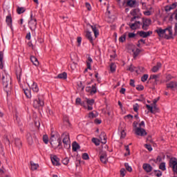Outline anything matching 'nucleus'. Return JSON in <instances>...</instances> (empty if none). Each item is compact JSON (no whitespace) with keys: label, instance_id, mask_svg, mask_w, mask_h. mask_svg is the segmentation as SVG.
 <instances>
[{"label":"nucleus","instance_id":"nucleus-11","mask_svg":"<svg viewBox=\"0 0 177 177\" xmlns=\"http://www.w3.org/2000/svg\"><path fill=\"white\" fill-rule=\"evenodd\" d=\"M155 31L160 38H165V29L158 28Z\"/></svg>","mask_w":177,"mask_h":177},{"label":"nucleus","instance_id":"nucleus-34","mask_svg":"<svg viewBox=\"0 0 177 177\" xmlns=\"http://www.w3.org/2000/svg\"><path fill=\"white\" fill-rule=\"evenodd\" d=\"M6 21L10 27H12V17L10 15H8L6 17Z\"/></svg>","mask_w":177,"mask_h":177},{"label":"nucleus","instance_id":"nucleus-7","mask_svg":"<svg viewBox=\"0 0 177 177\" xmlns=\"http://www.w3.org/2000/svg\"><path fill=\"white\" fill-rule=\"evenodd\" d=\"M165 39H172L174 38L172 27L169 26L165 29Z\"/></svg>","mask_w":177,"mask_h":177},{"label":"nucleus","instance_id":"nucleus-46","mask_svg":"<svg viewBox=\"0 0 177 177\" xmlns=\"http://www.w3.org/2000/svg\"><path fill=\"white\" fill-rule=\"evenodd\" d=\"M149 78V75L145 74L141 77V81L142 82H146L147 81V79Z\"/></svg>","mask_w":177,"mask_h":177},{"label":"nucleus","instance_id":"nucleus-44","mask_svg":"<svg viewBox=\"0 0 177 177\" xmlns=\"http://www.w3.org/2000/svg\"><path fill=\"white\" fill-rule=\"evenodd\" d=\"M159 168L161 169V171H165L167 169L165 162L160 163L159 165Z\"/></svg>","mask_w":177,"mask_h":177},{"label":"nucleus","instance_id":"nucleus-22","mask_svg":"<svg viewBox=\"0 0 177 177\" xmlns=\"http://www.w3.org/2000/svg\"><path fill=\"white\" fill-rule=\"evenodd\" d=\"M38 168H39V165H38V163L30 161V169L32 171H37Z\"/></svg>","mask_w":177,"mask_h":177},{"label":"nucleus","instance_id":"nucleus-51","mask_svg":"<svg viewBox=\"0 0 177 177\" xmlns=\"http://www.w3.org/2000/svg\"><path fill=\"white\" fill-rule=\"evenodd\" d=\"M97 90H96V86L95 85H93L91 86V95H95V93H96Z\"/></svg>","mask_w":177,"mask_h":177},{"label":"nucleus","instance_id":"nucleus-45","mask_svg":"<svg viewBox=\"0 0 177 177\" xmlns=\"http://www.w3.org/2000/svg\"><path fill=\"white\" fill-rule=\"evenodd\" d=\"M120 133L121 139H124V138H125V136H127V133L125 132V130H121L120 131Z\"/></svg>","mask_w":177,"mask_h":177},{"label":"nucleus","instance_id":"nucleus-4","mask_svg":"<svg viewBox=\"0 0 177 177\" xmlns=\"http://www.w3.org/2000/svg\"><path fill=\"white\" fill-rule=\"evenodd\" d=\"M45 106L43 94H38L37 98L33 100V107L35 109H41Z\"/></svg>","mask_w":177,"mask_h":177},{"label":"nucleus","instance_id":"nucleus-14","mask_svg":"<svg viewBox=\"0 0 177 177\" xmlns=\"http://www.w3.org/2000/svg\"><path fill=\"white\" fill-rule=\"evenodd\" d=\"M100 142H101L102 145H106V143H107V137L106 136V133H101L100 135Z\"/></svg>","mask_w":177,"mask_h":177},{"label":"nucleus","instance_id":"nucleus-17","mask_svg":"<svg viewBox=\"0 0 177 177\" xmlns=\"http://www.w3.org/2000/svg\"><path fill=\"white\" fill-rule=\"evenodd\" d=\"M51 161L53 164V165H56L57 167L60 165V159L57 158L56 156H53L51 157Z\"/></svg>","mask_w":177,"mask_h":177},{"label":"nucleus","instance_id":"nucleus-28","mask_svg":"<svg viewBox=\"0 0 177 177\" xmlns=\"http://www.w3.org/2000/svg\"><path fill=\"white\" fill-rule=\"evenodd\" d=\"M30 61L32 62V63H33L34 66H39V62H38V59H37V57H35V56L30 57Z\"/></svg>","mask_w":177,"mask_h":177},{"label":"nucleus","instance_id":"nucleus-19","mask_svg":"<svg viewBox=\"0 0 177 177\" xmlns=\"http://www.w3.org/2000/svg\"><path fill=\"white\" fill-rule=\"evenodd\" d=\"M127 70L129 71H131V73H133V71H136V73H137V74H139L140 73V68H136V67L133 66V65H130L129 66H128Z\"/></svg>","mask_w":177,"mask_h":177},{"label":"nucleus","instance_id":"nucleus-37","mask_svg":"<svg viewBox=\"0 0 177 177\" xmlns=\"http://www.w3.org/2000/svg\"><path fill=\"white\" fill-rule=\"evenodd\" d=\"M24 91L26 97H28V99H31V91L29 89H25Z\"/></svg>","mask_w":177,"mask_h":177},{"label":"nucleus","instance_id":"nucleus-56","mask_svg":"<svg viewBox=\"0 0 177 177\" xmlns=\"http://www.w3.org/2000/svg\"><path fill=\"white\" fill-rule=\"evenodd\" d=\"M75 103L76 104L82 106V102H81V98L80 97L76 98Z\"/></svg>","mask_w":177,"mask_h":177},{"label":"nucleus","instance_id":"nucleus-5","mask_svg":"<svg viewBox=\"0 0 177 177\" xmlns=\"http://www.w3.org/2000/svg\"><path fill=\"white\" fill-rule=\"evenodd\" d=\"M93 104H95V100L86 97L85 101L82 102V106L86 109L91 111L93 110Z\"/></svg>","mask_w":177,"mask_h":177},{"label":"nucleus","instance_id":"nucleus-41","mask_svg":"<svg viewBox=\"0 0 177 177\" xmlns=\"http://www.w3.org/2000/svg\"><path fill=\"white\" fill-rule=\"evenodd\" d=\"M124 149L127 151V153H124L125 157H127V156H130L131 155V151L129 150V145H126L124 147Z\"/></svg>","mask_w":177,"mask_h":177},{"label":"nucleus","instance_id":"nucleus-42","mask_svg":"<svg viewBox=\"0 0 177 177\" xmlns=\"http://www.w3.org/2000/svg\"><path fill=\"white\" fill-rule=\"evenodd\" d=\"M146 107H147V110H149V111H150L151 113H154L153 111V109H156V106H154L153 104H152V106L147 104Z\"/></svg>","mask_w":177,"mask_h":177},{"label":"nucleus","instance_id":"nucleus-33","mask_svg":"<svg viewBox=\"0 0 177 177\" xmlns=\"http://www.w3.org/2000/svg\"><path fill=\"white\" fill-rule=\"evenodd\" d=\"M80 149V145L77 142H73L72 145V149L73 151H77V150H79Z\"/></svg>","mask_w":177,"mask_h":177},{"label":"nucleus","instance_id":"nucleus-40","mask_svg":"<svg viewBox=\"0 0 177 177\" xmlns=\"http://www.w3.org/2000/svg\"><path fill=\"white\" fill-rule=\"evenodd\" d=\"M77 89L79 91H84L85 89V86L82 84V82H80L77 83Z\"/></svg>","mask_w":177,"mask_h":177},{"label":"nucleus","instance_id":"nucleus-21","mask_svg":"<svg viewBox=\"0 0 177 177\" xmlns=\"http://www.w3.org/2000/svg\"><path fill=\"white\" fill-rule=\"evenodd\" d=\"M129 26L131 30H137V28H139L140 27V22L136 21L134 24H131Z\"/></svg>","mask_w":177,"mask_h":177},{"label":"nucleus","instance_id":"nucleus-23","mask_svg":"<svg viewBox=\"0 0 177 177\" xmlns=\"http://www.w3.org/2000/svg\"><path fill=\"white\" fill-rule=\"evenodd\" d=\"M142 168L146 172H151V170L153 169L151 165L146 163L143 165Z\"/></svg>","mask_w":177,"mask_h":177},{"label":"nucleus","instance_id":"nucleus-59","mask_svg":"<svg viewBox=\"0 0 177 177\" xmlns=\"http://www.w3.org/2000/svg\"><path fill=\"white\" fill-rule=\"evenodd\" d=\"M136 89L137 91H143V89H145V86L142 85H139L136 86Z\"/></svg>","mask_w":177,"mask_h":177},{"label":"nucleus","instance_id":"nucleus-57","mask_svg":"<svg viewBox=\"0 0 177 177\" xmlns=\"http://www.w3.org/2000/svg\"><path fill=\"white\" fill-rule=\"evenodd\" d=\"M145 147H146V149H147V150H149V151H153V147H151V145H150L149 144L145 145Z\"/></svg>","mask_w":177,"mask_h":177},{"label":"nucleus","instance_id":"nucleus-26","mask_svg":"<svg viewBox=\"0 0 177 177\" xmlns=\"http://www.w3.org/2000/svg\"><path fill=\"white\" fill-rule=\"evenodd\" d=\"M86 37L90 41L91 44H93V37H92V32L89 31H86Z\"/></svg>","mask_w":177,"mask_h":177},{"label":"nucleus","instance_id":"nucleus-13","mask_svg":"<svg viewBox=\"0 0 177 177\" xmlns=\"http://www.w3.org/2000/svg\"><path fill=\"white\" fill-rule=\"evenodd\" d=\"M166 86L171 91H176V82L171 81L166 84Z\"/></svg>","mask_w":177,"mask_h":177},{"label":"nucleus","instance_id":"nucleus-58","mask_svg":"<svg viewBox=\"0 0 177 177\" xmlns=\"http://www.w3.org/2000/svg\"><path fill=\"white\" fill-rule=\"evenodd\" d=\"M96 117L95 114L93 112H90L88 113V118H95Z\"/></svg>","mask_w":177,"mask_h":177},{"label":"nucleus","instance_id":"nucleus-24","mask_svg":"<svg viewBox=\"0 0 177 177\" xmlns=\"http://www.w3.org/2000/svg\"><path fill=\"white\" fill-rule=\"evenodd\" d=\"M92 31L94 32V35L95 37V38L97 37V36L99 35V29H97V28H96V26H90Z\"/></svg>","mask_w":177,"mask_h":177},{"label":"nucleus","instance_id":"nucleus-36","mask_svg":"<svg viewBox=\"0 0 177 177\" xmlns=\"http://www.w3.org/2000/svg\"><path fill=\"white\" fill-rule=\"evenodd\" d=\"M160 78V75H151L149 77V80H154L156 82H158Z\"/></svg>","mask_w":177,"mask_h":177},{"label":"nucleus","instance_id":"nucleus-15","mask_svg":"<svg viewBox=\"0 0 177 177\" xmlns=\"http://www.w3.org/2000/svg\"><path fill=\"white\" fill-rule=\"evenodd\" d=\"M63 144L64 145H70V136L68 133H65L63 134Z\"/></svg>","mask_w":177,"mask_h":177},{"label":"nucleus","instance_id":"nucleus-27","mask_svg":"<svg viewBox=\"0 0 177 177\" xmlns=\"http://www.w3.org/2000/svg\"><path fill=\"white\" fill-rule=\"evenodd\" d=\"M160 68H161V63L158 62L157 64L152 68L151 71L153 73H157V71H158Z\"/></svg>","mask_w":177,"mask_h":177},{"label":"nucleus","instance_id":"nucleus-10","mask_svg":"<svg viewBox=\"0 0 177 177\" xmlns=\"http://www.w3.org/2000/svg\"><path fill=\"white\" fill-rule=\"evenodd\" d=\"M28 86L35 93H38V92H39V87L38 86V84L35 82H32L31 84H28Z\"/></svg>","mask_w":177,"mask_h":177},{"label":"nucleus","instance_id":"nucleus-49","mask_svg":"<svg viewBox=\"0 0 177 177\" xmlns=\"http://www.w3.org/2000/svg\"><path fill=\"white\" fill-rule=\"evenodd\" d=\"M43 141L46 145H48V143H49V138H48L47 135L43 136Z\"/></svg>","mask_w":177,"mask_h":177},{"label":"nucleus","instance_id":"nucleus-35","mask_svg":"<svg viewBox=\"0 0 177 177\" xmlns=\"http://www.w3.org/2000/svg\"><path fill=\"white\" fill-rule=\"evenodd\" d=\"M24 12H26V8L24 7H17V13H18V15H21V13H24Z\"/></svg>","mask_w":177,"mask_h":177},{"label":"nucleus","instance_id":"nucleus-47","mask_svg":"<svg viewBox=\"0 0 177 177\" xmlns=\"http://www.w3.org/2000/svg\"><path fill=\"white\" fill-rule=\"evenodd\" d=\"M124 167H125L126 169H127L129 172H132V167H131V166H129V164L125 163V164H124Z\"/></svg>","mask_w":177,"mask_h":177},{"label":"nucleus","instance_id":"nucleus-25","mask_svg":"<svg viewBox=\"0 0 177 177\" xmlns=\"http://www.w3.org/2000/svg\"><path fill=\"white\" fill-rule=\"evenodd\" d=\"M100 161L103 164H106L107 163V155L106 153H102L100 157Z\"/></svg>","mask_w":177,"mask_h":177},{"label":"nucleus","instance_id":"nucleus-43","mask_svg":"<svg viewBox=\"0 0 177 177\" xmlns=\"http://www.w3.org/2000/svg\"><path fill=\"white\" fill-rule=\"evenodd\" d=\"M92 142H93V143L95 144V146H99L100 145V140H99L97 138H93L92 139Z\"/></svg>","mask_w":177,"mask_h":177},{"label":"nucleus","instance_id":"nucleus-2","mask_svg":"<svg viewBox=\"0 0 177 177\" xmlns=\"http://www.w3.org/2000/svg\"><path fill=\"white\" fill-rule=\"evenodd\" d=\"M1 77L4 91H6V92L8 93V92H9L8 87L9 86V88H10V84H12V79L10 75H9L6 71H3L1 75Z\"/></svg>","mask_w":177,"mask_h":177},{"label":"nucleus","instance_id":"nucleus-61","mask_svg":"<svg viewBox=\"0 0 177 177\" xmlns=\"http://www.w3.org/2000/svg\"><path fill=\"white\" fill-rule=\"evenodd\" d=\"M15 145L16 146H17V147H20V146H21V141H20L19 140H17L15 141Z\"/></svg>","mask_w":177,"mask_h":177},{"label":"nucleus","instance_id":"nucleus-50","mask_svg":"<svg viewBox=\"0 0 177 177\" xmlns=\"http://www.w3.org/2000/svg\"><path fill=\"white\" fill-rule=\"evenodd\" d=\"M133 111H136V113H138L139 110V104L136 103L133 106Z\"/></svg>","mask_w":177,"mask_h":177},{"label":"nucleus","instance_id":"nucleus-9","mask_svg":"<svg viewBox=\"0 0 177 177\" xmlns=\"http://www.w3.org/2000/svg\"><path fill=\"white\" fill-rule=\"evenodd\" d=\"M131 15L133 16V17L131 19V21H133L136 17H140V16H142V13H140V10L139 8H136L131 11Z\"/></svg>","mask_w":177,"mask_h":177},{"label":"nucleus","instance_id":"nucleus-6","mask_svg":"<svg viewBox=\"0 0 177 177\" xmlns=\"http://www.w3.org/2000/svg\"><path fill=\"white\" fill-rule=\"evenodd\" d=\"M28 26L32 31H35L37 29V19L34 17L32 14L30 15V19L28 22Z\"/></svg>","mask_w":177,"mask_h":177},{"label":"nucleus","instance_id":"nucleus-53","mask_svg":"<svg viewBox=\"0 0 177 177\" xmlns=\"http://www.w3.org/2000/svg\"><path fill=\"white\" fill-rule=\"evenodd\" d=\"M82 158L83 160H89V155L87 153H84L82 154Z\"/></svg>","mask_w":177,"mask_h":177},{"label":"nucleus","instance_id":"nucleus-48","mask_svg":"<svg viewBox=\"0 0 177 177\" xmlns=\"http://www.w3.org/2000/svg\"><path fill=\"white\" fill-rule=\"evenodd\" d=\"M177 6V3H172L171 6H169L167 8V10H172V9H175Z\"/></svg>","mask_w":177,"mask_h":177},{"label":"nucleus","instance_id":"nucleus-31","mask_svg":"<svg viewBox=\"0 0 177 177\" xmlns=\"http://www.w3.org/2000/svg\"><path fill=\"white\" fill-rule=\"evenodd\" d=\"M116 2L118 3L120 8H124V6L127 5V0H116Z\"/></svg>","mask_w":177,"mask_h":177},{"label":"nucleus","instance_id":"nucleus-64","mask_svg":"<svg viewBox=\"0 0 177 177\" xmlns=\"http://www.w3.org/2000/svg\"><path fill=\"white\" fill-rule=\"evenodd\" d=\"M136 36V35L133 32L129 33V38H135Z\"/></svg>","mask_w":177,"mask_h":177},{"label":"nucleus","instance_id":"nucleus-55","mask_svg":"<svg viewBox=\"0 0 177 177\" xmlns=\"http://www.w3.org/2000/svg\"><path fill=\"white\" fill-rule=\"evenodd\" d=\"M139 52H140V50L138 48H136V50L135 49L133 50V53L134 54V56H138L139 55Z\"/></svg>","mask_w":177,"mask_h":177},{"label":"nucleus","instance_id":"nucleus-29","mask_svg":"<svg viewBox=\"0 0 177 177\" xmlns=\"http://www.w3.org/2000/svg\"><path fill=\"white\" fill-rule=\"evenodd\" d=\"M14 120L18 125H21V119H20V116L18 115V113L15 114L14 116Z\"/></svg>","mask_w":177,"mask_h":177},{"label":"nucleus","instance_id":"nucleus-8","mask_svg":"<svg viewBox=\"0 0 177 177\" xmlns=\"http://www.w3.org/2000/svg\"><path fill=\"white\" fill-rule=\"evenodd\" d=\"M142 8L147 11L144 12V15L145 16H151V13H153V7L150 5H146V3H142Z\"/></svg>","mask_w":177,"mask_h":177},{"label":"nucleus","instance_id":"nucleus-63","mask_svg":"<svg viewBox=\"0 0 177 177\" xmlns=\"http://www.w3.org/2000/svg\"><path fill=\"white\" fill-rule=\"evenodd\" d=\"M86 8L88 10H92V7L91 6V4L89 3H86Z\"/></svg>","mask_w":177,"mask_h":177},{"label":"nucleus","instance_id":"nucleus-54","mask_svg":"<svg viewBox=\"0 0 177 177\" xmlns=\"http://www.w3.org/2000/svg\"><path fill=\"white\" fill-rule=\"evenodd\" d=\"M126 174H127V170H125V169L122 168L120 169L121 176H122V177L125 176Z\"/></svg>","mask_w":177,"mask_h":177},{"label":"nucleus","instance_id":"nucleus-12","mask_svg":"<svg viewBox=\"0 0 177 177\" xmlns=\"http://www.w3.org/2000/svg\"><path fill=\"white\" fill-rule=\"evenodd\" d=\"M127 6H129V8H136L138 6V1L136 0H127L126 1Z\"/></svg>","mask_w":177,"mask_h":177},{"label":"nucleus","instance_id":"nucleus-52","mask_svg":"<svg viewBox=\"0 0 177 177\" xmlns=\"http://www.w3.org/2000/svg\"><path fill=\"white\" fill-rule=\"evenodd\" d=\"M174 78H175V77L169 74L166 76V82L171 81V80H174Z\"/></svg>","mask_w":177,"mask_h":177},{"label":"nucleus","instance_id":"nucleus-32","mask_svg":"<svg viewBox=\"0 0 177 177\" xmlns=\"http://www.w3.org/2000/svg\"><path fill=\"white\" fill-rule=\"evenodd\" d=\"M57 78L60 80H67V73L66 72L60 73L57 75Z\"/></svg>","mask_w":177,"mask_h":177},{"label":"nucleus","instance_id":"nucleus-39","mask_svg":"<svg viewBox=\"0 0 177 177\" xmlns=\"http://www.w3.org/2000/svg\"><path fill=\"white\" fill-rule=\"evenodd\" d=\"M116 68H117V66H115V64L112 63L110 64V71L111 72L115 73Z\"/></svg>","mask_w":177,"mask_h":177},{"label":"nucleus","instance_id":"nucleus-18","mask_svg":"<svg viewBox=\"0 0 177 177\" xmlns=\"http://www.w3.org/2000/svg\"><path fill=\"white\" fill-rule=\"evenodd\" d=\"M151 34H153L152 31H148V32L140 31L139 32L140 37H142V38H147V37H150Z\"/></svg>","mask_w":177,"mask_h":177},{"label":"nucleus","instance_id":"nucleus-38","mask_svg":"<svg viewBox=\"0 0 177 177\" xmlns=\"http://www.w3.org/2000/svg\"><path fill=\"white\" fill-rule=\"evenodd\" d=\"M27 140L29 145H32V143H34V140H32V137L31 136V134L27 135Z\"/></svg>","mask_w":177,"mask_h":177},{"label":"nucleus","instance_id":"nucleus-1","mask_svg":"<svg viewBox=\"0 0 177 177\" xmlns=\"http://www.w3.org/2000/svg\"><path fill=\"white\" fill-rule=\"evenodd\" d=\"M146 127L145 124V121H142L138 126V122H134L133 123V131L135 135L137 136H146L147 135V132L144 129Z\"/></svg>","mask_w":177,"mask_h":177},{"label":"nucleus","instance_id":"nucleus-16","mask_svg":"<svg viewBox=\"0 0 177 177\" xmlns=\"http://www.w3.org/2000/svg\"><path fill=\"white\" fill-rule=\"evenodd\" d=\"M93 63V60L91 57H88V60L86 61V66L87 68L84 70V73H86L88 70H91V64Z\"/></svg>","mask_w":177,"mask_h":177},{"label":"nucleus","instance_id":"nucleus-60","mask_svg":"<svg viewBox=\"0 0 177 177\" xmlns=\"http://www.w3.org/2000/svg\"><path fill=\"white\" fill-rule=\"evenodd\" d=\"M68 162H69V160H68V158H66L64 160H62V163L64 165H67V164H68Z\"/></svg>","mask_w":177,"mask_h":177},{"label":"nucleus","instance_id":"nucleus-3","mask_svg":"<svg viewBox=\"0 0 177 177\" xmlns=\"http://www.w3.org/2000/svg\"><path fill=\"white\" fill-rule=\"evenodd\" d=\"M50 143L53 149H62V138L59 134H51Z\"/></svg>","mask_w":177,"mask_h":177},{"label":"nucleus","instance_id":"nucleus-30","mask_svg":"<svg viewBox=\"0 0 177 177\" xmlns=\"http://www.w3.org/2000/svg\"><path fill=\"white\" fill-rule=\"evenodd\" d=\"M0 68L3 69V52H0Z\"/></svg>","mask_w":177,"mask_h":177},{"label":"nucleus","instance_id":"nucleus-20","mask_svg":"<svg viewBox=\"0 0 177 177\" xmlns=\"http://www.w3.org/2000/svg\"><path fill=\"white\" fill-rule=\"evenodd\" d=\"M151 24V20L147 19L143 21L142 28L143 30H147L149 28V26Z\"/></svg>","mask_w":177,"mask_h":177},{"label":"nucleus","instance_id":"nucleus-62","mask_svg":"<svg viewBox=\"0 0 177 177\" xmlns=\"http://www.w3.org/2000/svg\"><path fill=\"white\" fill-rule=\"evenodd\" d=\"M126 39L125 35H122L119 38L120 42H124Z\"/></svg>","mask_w":177,"mask_h":177}]
</instances>
